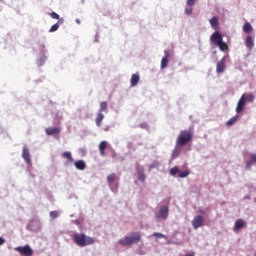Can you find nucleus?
<instances>
[{
    "label": "nucleus",
    "mask_w": 256,
    "mask_h": 256,
    "mask_svg": "<svg viewBox=\"0 0 256 256\" xmlns=\"http://www.w3.org/2000/svg\"><path fill=\"white\" fill-rule=\"evenodd\" d=\"M72 240L78 245V247H87V245H93V243H95V239L85 235L84 233L73 234Z\"/></svg>",
    "instance_id": "1"
},
{
    "label": "nucleus",
    "mask_w": 256,
    "mask_h": 256,
    "mask_svg": "<svg viewBox=\"0 0 256 256\" xmlns=\"http://www.w3.org/2000/svg\"><path fill=\"white\" fill-rule=\"evenodd\" d=\"M141 241V232H132L129 236H125L124 239L119 240V244L122 247H130V245H135Z\"/></svg>",
    "instance_id": "2"
},
{
    "label": "nucleus",
    "mask_w": 256,
    "mask_h": 256,
    "mask_svg": "<svg viewBox=\"0 0 256 256\" xmlns=\"http://www.w3.org/2000/svg\"><path fill=\"white\" fill-rule=\"evenodd\" d=\"M191 141H193V131L182 130L176 139V144L183 147L187 145V143H191Z\"/></svg>",
    "instance_id": "3"
},
{
    "label": "nucleus",
    "mask_w": 256,
    "mask_h": 256,
    "mask_svg": "<svg viewBox=\"0 0 256 256\" xmlns=\"http://www.w3.org/2000/svg\"><path fill=\"white\" fill-rule=\"evenodd\" d=\"M14 251H17L22 256H33V249L29 245L18 246L14 248Z\"/></svg>",
    "instance_id": "4"
},
{
    "label": "nucleus",
    "mask_w": 256,
    "mask_h": 256,
    "mask_svg": "<svg viewBox=\"0 0 256 256\" xmlns=\"http://www.w3.org/2000/svg\"><path fill=\"white\" fill-rule=\"evenodd\" d=\"M169 217V207L167 206H161L160 210L155 213V218L157 221H161V219H167Z\"/></svg>",
    "instance_id": "5"
},
{
    "label": "nucleus",
    "mask_w": 256,
    "mask_h": 256,
    "mask_svg": "<svg viewBox=\"0 0 256 256\" xmlns=\"http://www.w3.org/2000/svg\"><path fill=\"white\" fill-rule=\"evenodd\" d=\"M204 223H205V218H203V216L201 215L195 216L192 220L193 229H199V227H203Z\"/></svg>",
    "instance_id": "6"
},
{
    "label": "nucleus",
    "mask_w": 256,
    "mask_h": 256,
    "mask_svg": "<svg viewBox=\"0 0 256 256\" xmlns=\"http://www.w3.org/2000/svg\"><path fill=\"white\" fill-rule=\"evenodd\" d=\"M244 227H247V222H245V220L243 219H238L234 224L233 231L235 233H239V231H241V229H243Z\"/></svg>",
    "instance_id": "7"
},
{
    "label": "nucleus",
    "mask_w": 256,
    "mask_h": 256,
    "mask_svg": "<svg viewBox=\"0 0 256 256\" xmlns=\"http://www.w3.org/2000/svg\"><path fill=\"white\" fill-rule=\"evenodd\" d=\"M22 159H24L27 165H31V154L29 153V148H27V146H23Z\"/></svg>",
    "instance_id": "8"
},
{
    "label": "nucleus",
    "mask_w": 256,
    "mask_h": 256,
    "mask_svg": "<svg viewBox=\"0 0 256 256\" xmlns=\"http://www.w3.org/2000/svg\"><path fill=\"white\" fill-rule=\"evenodd\" d=\"M253 165H256V154L251 153L249 155V160L246 162L245 168L246 169H251Z\"/></svg>",
    "instance_id": "9"
},
{
    "label": "nucleus",
    "mask_w": 256,
    "mask_h": 256,
    "mask_svg": "<svg viewBox=\"0 0 256 256\" xmlns=\"http://www.w3.org/2000/svg\"><path fill=\"white\" fill-rule=\"evenodd\" d=\"M211 41L215 43V45H218L220 42L223 41V35H221L219 32H214L211 35Z\"/></svg>",
    "instance_id": "10"
},
{
    "label": "nucleus",
    "mask_w": 256,
    "mask_h": 256,
    "mask_svg": "<svg viewBox=\"0 0 256 256\" xmlns=\"http://www.w3.org/2000/svg\"><path fill=\"white\" fill-rule=\"evenodd\" d=\"M225 72V57H223L216 65V73Z\"/></svg>",
    "instance_id": "11"
},
{
    "label": "nucleus",
    "mask_w": 256,
    "mask_h": 256,
    "mask_svg": "<svg viewBox=\"0 0 256 256\" xmlns=\"http://www.w3.org/2000/svg\"><path fill=\"white\" fill-rule=\"evenodd\" d=\"M244 108H245V95H242L240 100L237 103L236 113H241V111H243Z\"/></svg>",
    "instance_id": "12"
},
{
    "label": "nucleus",
    "mask_w": 256,
    "mask_h": 256,
    "mask_svg": "<svg viewBox=\"0 0 256 256\" xmlns=\"http://www.w3.org/2000/svg\"><path fill=\"white\" fill-rule=\"evenodd\" d=\"M46 135H59L61 133V128L57 127H48L45 129Z\"/></svg>",
    "instance_id": "13"
},
{
    "label": "nucleus",
    "mask_w": 256,
    "mask_h": 256,
    "mask_svg": "<svg viewBox=\"0 0 256 256\" xmlns=\"http://www.w3.org/2000/svg\"><path fill=\"white\" fill-rule=\"evenodd\" d=\"M182 149H183V146L176 144L172 152V158L177 159V157H179V155L181 154Z\"/></svg>",
    "instance_id": "14"
},
{
    "label": "nucleus",
    "mask_w": 256,
    "mask_h": 256,
    "mask_svg": "<svg viewBox=\"0 0 256 256\" xmlns=\"http://www.w3.org/2000/svg\"><path fill=\"white\" fill-rule=\"evenodd\" d=\"M62 157H64V159H67V161L65 162V165H71V163H73V161H74L73 156L71 155V152H69V151L64 152L62 154Z\"/></svg>",
    "instance_id": "15"
},
{
    "label": "nucleus",
    "mask_w": 256,
    "mask_h": 256,
    "mask_svg": "<svg viewBox=\"0 0 256 256\" xmlns=\"http://www.w3.org/2000/svg\"><path fill=\"white\" fill-rule=\"evenodd\" d=\"M210 25L212 29H219V18L217 16L212 17L210 20Z\"/></svg>",
    "instance_id": "16"
},
{
    "label": "nucleus",
    "mask_w": 256,
    "mask_h": 256,
    "mask_svg": "<svg viewBox=\"0 0 256 256\" xmlns=\"http://www.w3.org/2000/svg\"><path fill=\"white\" fill-rule=\"evenodd\" d=\"M75 167L79 171H83L87 168V164H85V161H83V160H78L75 162Z\"/></svg>",
    "instance_id": "17"
},
{
    "label": "nucleus",
    "mask_w": 256,
    "mask_h": 256,
    "mask_svg": "<svg viewBox=\"0 0 256 256\" xmlns=\"http://www.w3.org/2000/svg\"><path fill=\"white\" fill-rule=\"evenodd\" d=\"M139 74H132L130 79V85L131 87H136L137 83H139Z\"/></svg>",
    "instance_id": "18"
},
{
    "label": "nucleus",
    "mask_w": 256,
    "mask_h": 256,
    "mask_svg": "<svg viewBox=\"0 0 256 256\" xmlns=\"http://www.w3.org/2000/svg\"><path fill=\"white\" fill-rule=\"evenodd\" d=\"M105 149H107V141H101L99 144V151L102 157H105Z\"/></svg>",
    "instance_id": "19"
},
{
    "label": "nucleus",
    "mask_w": 256,
    "mask_h": 256,
    "mask_svg": "<svg viewBox=\"0 0 256 256\" xmlns=\"http://www.w3.org/2000/svg\"><path fill=\"white\" fill-rule=\"evenodd\" d=\"M103 119H105V115H103V112H98L95 120L97 127H101V123H103Z\"/></svg>",
    "instance_id": "20"
},
{
    "label": "nucleus",
    "mask_w": 256,
    "mask_h": 256,
    "mask_svg": "<svg viewBox=\"0 0 256 256\" xmlns=\"http://www.w3.org/2000/svg\"><path fill=\"white\" fill-rule=\"evenodd\" d=\"M245 45L248 49H253L255 43L253 42V38L251 36L246 37Z\"/></svg>",
    "instance_id": "21"
},
{
    "label": "nucleus",
    "mask_w": 256,
    "mask_h": 256,
    "mask_svg": "<svg viewBox=\"0 0 256 256\" xmlns=\"http://www.w3.org/2000/svg\"><path fill=\"white\" fill-rule=\"evenodd\" d=\"M243 31L244 33H251L253 31V26H251V23L245 22L243 25Z\"/></svg>",
    "instance_id": "22"
},
{
    "label": "nucleus",
    "mask_w": 256,
    "mask_h": 256,
    "mask_svg": "<svg viewBox=\"0 0 256 256\" xmlns=\"http://www.w3.org/2000/svg\"><path fill=\"white\" fill-rule=\"evenodd\" d=\"M116 180H117V174L116 173H112V174H109L107 176V183H108V185H112V183L114 181H116Z\"/></svg>",
    "instance_id": "23"
},
{
    "label": "nucleus",
    "mask_w": 256,
    "mask_h": 256,
    "mask_svg": "<svg viewBox=\"0 0 256 256\" xmlns=\"http://www.w3.org/2000/svg\"><path fill=\"white\" fill-rule=\"evenodd\" d=\"M217 46L219 47L220 51L229 50V46L227 45V43L223 42V40L219 44H217Z\"/></svg>",
    "instance_id": "24"
},
{
    "label": "nucleus",
    "mask_w": 256,
    "mask_h": 256,
    "mask_svg": "<svg viewBox=\"0 0 256 256\" xmlns=\"http://www.w3.org/2000/svg\"><path fill=\"white\" fill-rule=\"evenodd\" d=\"M235 123H237V116H234L232 118H230L227 122L226 125L228 127H231V125H235Z\"/></svg>",
    "instance_id": "25"
},
{
    "label": "nucleus",
    "mask_w": 256,
    "mask_h": 256,
    "mask_svg": "<svg viewBox=\"0 0 256 256\" xmlns=\"http://www.w3.org/2000/svg\"><path fill=\"white\" fill-rule=\"evenodd\" d=\"M167 65H169V58H162L161 60V69H166Z\"/></svg>",
    "instance_id": "26"
},
{
    "label": "nucleus",
    "mask_w": 256,
    "mask_h": 256,
    "mask_svg": "<svg viewBox=\"0 0 256 256\" xmlns=\"http://www.w3.org/2000/svg\"><path fill=\"white\" fill-rule=\"evenodd\" d=\"M103 111H107V102L100 103V109L98 113H103Z\"/></svg>",
    "instance_id": "27"
},
{
    "label": "nucleus",
    "mask_w": 256,
    "mask_h": 256,
    "mask_svg": "<svg viewBox=\"0 0 256 256\" xmlns=\"http://www.w3.org/2000/svg\"><path fill=\"white\" fill-rule=\"evenodd\" d=\"M178 177H180L181 179H183L185 177H189V170H186V171L180 170Z\"/></svg>",
    "instance_id": "28"
},
{
    "label": "nucleus",
    "mask_w": 256,
    "mask_h": 256,
    "mask_svg": "<svg viewBox=\"0 0 256 256\" xmlns=\"http://www.w3.org/2000/svg\"><path fill=\"white\" fill-rule=\"evenodd\" d=\"M153 237H156V239H167V236H165L164 234L159 233V232H155L153 234Z\"/></svg>",
    "instance_id": "29"
},
{
    "label": "nucleus",
    "mask_w": 256,
    "mask_h": 256,
    "mask_svg": "<svg viewBox=\"0 0 256 256\" xmlns=\"http://www.w3.org/2000/svg\"><path fill=\"white\" fill-rule=\"evenodd\" d=\"M245 101H248L249 103H253V101H255V96L252 93H250L247 95Z\"/></svg>",
    "instance_id": "30"
},
{
    "label": "nucleus",
    "mask_w": 256,
    "mask_h": 256,
    "mask_svg": "<svg viewBox=\"0 0 256 256\" xmlns=\"http://www.w3.org/2000/svg\"><path fill=\"white\" fill-rule=\"evenodd\" d=\"M138 179H139L142 183H144V182H145V179H146L145 173L139 172V173H138Z\"/></svg>",
    "instance_id": "31"
},
{
    "label": "nucleus",
    "mask_w": 256,
    "mask_h": 256,
    "mask_svg": "<svg viewBox=\"0 0 256 256\" xmlns=\"http://www.w3.org/2000/svg\"><path fill=\"white\" fill-rule=\"evenodd\" d=\"M58 29H59V24L56 23V24L51 26L49 32L50 33H55V31H57Z\"/></svg>",
    "instance_id": "32"
},
{
    "label": "nucleus",
    "mask_w": 256,
    "mask_h": 256,
    "mask_svg": "<svg viewBox=\"0 0 256 256\" xmlns=\"http://www.w3.org/2000/svg\"><path fill=\"white\" fill-rule=\"evenodd\" d=\"M176 173H180V170L177 166L170 169V175H175Z\"/></svg>",
    "instance_id": "33"
},
{
    "label": "nucleus",
    "mask_w": 256,
    "mask_h": 256,
    "mask_svg": "<svg viewBox=\"0 0 256 256\" xmlns=\"http://www.w3.org/2000/svg\"><path fill=\"white\" fill-rule=\"evenodd\" d=\"M50 217H51V219H57V217H59V212L51 211L50 212Z\"/></svg>",
    "instance_id": "34"
},
{
    "label": "nucleus",
    "mask_w": 256,
    "mask_h": 256,
    "mask_svg": "<svg viewBox=\"0 0 256 256\" xmlns=\"http://www.w3.org/2000/svg\"><path fill=\"white\" fill-rule=\"evenodd\" d=\"M49 15H50V17H51L52 19H57V20L60 19L59 14H57L56 12H52V13H50Z\"/></svg>",
    "instance_id": "35"
},
{
    "label": "nucleus",
    "mask_w": 256,
    "mask_h": 256,
    "mask_svg": "<svg viewBox=\"0 0 256 256\" xmlns=\"http://www.w3.org/2000/svg\"><path fill=\"white\" fill-rule=\"evenodd\" d=\"M195 3H197V0H187L188 7H193V5H195Z\"/></svg>",
    "instance_id": "36"
},
{
    "label": "nucleus",
    "mask_w": 256,
    "mask_h": 256,
    "mask_svg": "<svg viewBox=\"0 0 256 256\" xmlns=\"http://www.w3.org/2000/svg\"><path fill=\"white\" fill-rule=\"evenodd\" d=\"M192 6H190L189 8L185 9V13L186 15H191V13H193V8H191Z\"/></svg>",
    "instance_id": "37"
},
{
    "label": "nucleus",
    "mask_w": 256,
    "mask_h": 256,
    "mask_svg": "<svg viewBox=\"0 0 256 256\" xmlns=\"http://www.w3.org/2000/svg\"><path fill=\"white\" fill-rule=\"evenodd\" d=\"M164 55H165V57H164L165 59H169V57H170L169 50H165Z\"/></svg>",
    "instance_id": "38"
},
{
    "label": "nucleus",
    "mask_w": 256,
    "mask_h": 256,
    "mask_svg": "<svg viewBox=\"0 0 256 256\" xmlns=\"http://www.w3.org/2000/svg\"><path fill=\"white\" fill-rule=\"evenodd\" d=\"M3 243H5V239H3L2 237H0V245H3Z\"/></svg>",
    "instance_id": "39"
},
{
    "label": "nucleus",
    "mask_w": 256,
    "mask_h": 256,
    "mask_svg": "<svg viewBox=\"0 0 256 256\" xmlns=\"http://www.w3.org/2000/svg\"><path fill=\"white\" fill-rule=\"evenodd\" d=\"M76 22H77V23H81V21H79V20H76Z\"/></svg>",
    "instance_id": "40"
},
{
    "label": "nucleus",
    "mask_w": 256,
    "mask_h": 256,
    "mask_svg": "<svg viewBox=\"0 0 256 256\" xmlns=\"http://www.w3.org/2000/svg\"><path fill=\"white\" fill-rule=\"evenodd\" d=\"M254 256H256V253L254 254Z\"/></svg>",
    "instance_id": "41"
}]
</instances>
